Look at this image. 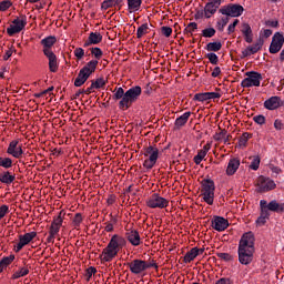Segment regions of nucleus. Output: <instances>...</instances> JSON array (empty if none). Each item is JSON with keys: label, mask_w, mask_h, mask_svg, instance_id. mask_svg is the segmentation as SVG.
<instances>
[{"label": "nucleus", "mask_w": 284, "mask_h": 284, "mask_svg": "<svg viewBox=\"0 0 284 284\" xmlns=\"http://www.w3.org/2000/svg\"><path fill=\"white\" fill-rule=\"evenodd\" d=\"M230 19L222 18L220 21L216 22V28L220 32H223L225 30V26H227Z\"/></svg>", "instance_id": "obj_42"}, {"label": "nucleus", "mask_w": 284, "mask_h": 284, "mask_svg": "<svg viewBox=\"0 0 284 284\" xmlns=\"http://www.w3.org/2000/svg\"><path fill=\"white\" fill-rule=\"evenodd\" d=\"M239 168H241V160L237 158H233L229 161L227 168H226V174L227 176H234L236 174Z\"/></svg>", "instance_id": "obj_21"}, {"label": "nucleus", "mask_w": 284, "mask_h": 284, "mask_svg": "<svg viewBox=\"0 0 284 284\" xmlns=\"http://www.w3.org/2000/svg\"><path fill=\"white\" fill-rule=\"evenodd\" d=\"M272 190H276V182L270 178H265L263 175L257 178L256 181V191L257 192H272Z\"/></svg>", "instance_id": "obj_10"}, {"label": "nucleus", "mask_w": 284, "mask_h": 284, "mask_svg": "<svg viewBox=\"0 0 284 284\" xmlns=\"http://www.w3.org/2000/svg\"><path fill=\"white\" fill-rule=\"evenodd\" d=\"M148 32H150V26H148V23L141 24L136 30L138 39H142V37H145Z\"/></svg>", "instance_id": "obj_35"}, {"label": "nucleus", "mask_w": 284, "mask_h": 284, "mask_svg": "<svg viewBox=\"0 0 284 284\" xmlns=\"http://www.w3.org/2000/svg\"><path fill=\"white\" fill-rule=\"evenodd\" d=\"M215 190H216V186L214 185V181H212V180H203L202 181L201 195H202L204 203H207V205L214 204V191Z\"/></svg>", "instance_id": "obj_6"}, {"label": "nucleus", "mask_w": 284, "mask_h": 284, "mask_svg": "<svg viewBox=\"0 0 284 284\" xmlns=\"http://www.w3.org/2000/svg\"><path fill=\"white\" fill-rule=\"evenodd\" d=\"M108 83V81L103 78H98L95 81H93L91 83V90H99L103 87H105V84Z\"/></svg>", "instance_id": "obj_36"}, {"label": "nucleus", "mask_w": 284, "mask_h": 284, "mask_svg": "<svg viewBox=\"0 0 284 284\" xmlns=\"http://www.w3.org/2000/svg\"><path fill=\"white\" fill-rule=\"evenodd\" d=\"M216 34V29L215 28H206L202 30V37L205 39H212Z\"/></svg>", "instance_id": "obj_40"}, {"label": "nucleus", "mask_w": 284, "mask_h": 284, "mask_svg": "<svg viewBox=\"0 0 284 284\" xmlns=\"http://www.w3.org/2000/svg\"><path fill=\"white\" fill-rule=\"evenodd\" d=\"M61 225H63V217L59 215L51 223V226L49 229V236L47 237V243H54V239H57V235L61 230Z\"/></svg>", "instance_id": "obj_12"}, {"label": "nucleus", "mask_w": 284, "mask_h": 284, "mask_svg": "<svg viewBox=\"0 0 284 284\" xmlns=\"http://www.w3.org/2000/svg\"><path fill=\"white\" fill-rule=\"evenodd\" d=\"M142 92L143 90L139 85L130 88L126 92L123 88L119 87L113 91V101H120V110H130L132 103H136V101H139V97H141Z\"/></svg>", "instance_id": "obj_2"}, {"label": "nucleus", "mask_w": 284, "mask_h": 284, "mask_svg": "<svg viewBox=\"0 0 284 284\" xmlns=\"http://www.w3.org/2000/svg\"><path fill=\"white\" fill-rule=\"evenodd\" d=\"M14 52H17V49H14V47H10L7 51H6V53H4V55H3V61H8V59H10V57H12V54H14Z\"/></svg>", "instance_id": "obj_50"}, {"label": "nucleus", "mask_w": 284, "mask_h": 284, "mask_svg": "<svg viewBox=\"0 0 284 284\" xmlns=\"http://www.w3.org/2000/svg\"><path fill=\"white\" fill-rule=\"evenodd\" d=\"M199 24L196 22H190L186 27V32H190L192 34L195 30H197Z\"/></svg>", "instance_id": "obj_53"}, {"label": "nucleus", "mask_w": 284, "mask_h": 284, "mask_svg": "<svg viewBox=\"0 0 284 284\" xmlns=\"http://www.w3.org/2000/svg\"><path fill=\"white\" fill-rule=\"evenodd\" d=\"M219 74H221V68L220 67H215L211 73V77H213L214 79H216V77H219Z\"/></svg>", "instance_id": "obj_60"}, {"label": "nucleus", "mask_w": 284, "mask_h": 284, "mask_svg": "<svg viewBox=\"0 0 284 284\" xmlns=\"http://www.w3.org/2000/svg\"><path fill=\"white\" fill-rule=\"evenodd\" d=\"M0 168H4V170H10V168H12V159L0 156Z\"/></svg>", "instance_id": "obj_39"}, {"label": "nucleus", "mask_w": 284, "mask_h": 284, "mask_svg": "<svg viewBox=\"0 0 284 284\" xmlns=\"http://www.w3.org/2000/svg\"><path fill=\"white\" fill-rule=\"evenodd\" d=\"M247 141H250V133L245 132L242 134V136L239 139V148H246Z\"/></svg>", "instance_id": "obj_38"}, {"label": "nucleus", "mask_w": 284, "mask_h": 284, "mask_svg": "<svg viewBox=\"0 0 284 284\" xmlns=\"http://www.w3.org/2000/svg\"><path fill=\"white\" fill-rule=\"evenodd\" d=\"M14 179L16 176L10 174L9 171L0 173V183H4L6 185H10L11 183H14Z\"/></svg>", "instance_id": "obj_30"}, {"label": "nucleus", "mask_w": 284, "mask_h": 284, "mask_svg": "<svg viewBox=\"0 0 284 284\" xmlns=\"http://www.w3.org/2000/svg\"><path fill=\"white\" fill-rule=\"evenodd\" d=\"M73 54L77 59H79V61H81V59L85 57V50H83V48H75V50L73 51Z\"/></svg>", "instance_id": "obj_47"}, {"label": "nucleus", "mask_w": 284, "mask_h": 284, "mask_svg": "<svg viewBox=\"0 0 284 284\" xmlns=\"http://www.w3.org/2000/svg\"><path fill=\"white\" fill-rule=\"evenodd\" d=\"M239 261L242 265H250L254 261V234H243L239 244Z\"/></svg>", "instance_id": "obj_3"}, {"label": "nucleus", "mask_w": 284, "mask_h": 284, "mask_svg": "<svg viewBox=\"0 0 284 284\" xmlns=\"http://www.w3.org/2000/svg\"><path fill=\"white\" fill-rule=\"evenodd\" d=\"M206 58L209 59L210 63H212V65H216L219 63V55H216V53H207Z\"/></svg>", "instance_id": "obj_48"}, {"label": "nucleus", "mask_w": 284, "mask_h": 284, "mask_svg": "<svg viewBox=\"0 0 284 284\" xmlns=\"http://www.w3.org/2000/svg\"><path fill=\"white\" fill-rule=\"evenodd\" d=\"M253 121H255L257 123V125L265 124V118L263 115H255L253 118Z\"/></svg>", "instance_id": "obj_56"}, {"label": "nucleus", "mask_w": 284, "mask_h": 284, "mask_svg": "<svg viewBox=\"0 0 284 284\" xmlns=\"http://www.w3.org/2000/svg\"><path fill=\"white\" fill-rule=\"evenodd\" d=\"M221 8V0H210L204 7L205 19H212L216 11Z\"/></svg>", "instance_id": "obj_17"}, {"label": "nucleus", "mask_w": 284, "mask_h": 284, "mask_svg": "<svg viewBox=\"0 0 284 284\" xmlns=\"http://www.w3.org/2000/svg\"><path fill=\"white\" fill-rule=\"evenodd\" d=\"M10 212V207L6 204L0 206V221Z\"/></svg>", "instance_id": "obj_52"}, {"label": "nucleus", "mask_w": 284, "mask_h": 284, "mask_svg": "<svg viewBox=\"0 0 284 284\" xmlns=\"http://www.w3.org/2000/svg\"><path fill=\"white\" fill-rule=\"evenodd\" d=\"M263 43L264 42H263L262 39L257 40L253 45H248L244 50L243 54H245L246 57H250L252 54H256V52H258V50H261V48H263Z\"/></svg>", "instance_id": "obj_25"}, {"label": "nucleus", "mask_w": 284, "mask_h": 284, "mask_svg": "<svg viewBox=\"0 0 284 284\" xmlns=\"http://www.w3.org/2000/svg\"><path fill=\"white\" fill-rule=\"evenodd\" d=\"M57 43V38L54 36H49L41 40V45L43 47V54H48V52H53L52 47Z\"/></svg>", "instance_id": "obj_20"}, {"label": "nucleus", "mask_w": 284, "mask_h": 284, "mask_svg": "<svg viewBox=\"0 0 284 284\" xmlns=\"http://www.w3.org/2000/svg\"><path fill=\"white\" fill-rule=\"evenodd\" d=\"M209 101L212 99H221V93L219 92H206Z\"/></svg>", "instance_id": "obj_57"}, {"label": "nucleus", "mask_w": 284, "mask_h": 284, "mask_svg": "<svg viewBox=\"0 0 284 284\" xmlns=\"http://www.w3.org/2000/svg\"><path fill=\"white\" fill-rule=\"evenodd\" d=\"M128 241L133 245V247H139V245H141V234H139V231H126L125 237L120 234L112 235L108 245L99 255L101 263H112L115 256H119L121 250L128 245Z\"/></svg>", "instance_id": "obj_1"}, {"label": "nucleus", "mask_w": 284, "mask_h": 284, "mask_svg": "<svg viewBox=\"0 0 284 284\" xmlns=\"http://www.w3.org/2000/svg\"><path fill=\"white\" fill-rule=\"evenodd\" d=\"M37 239V232H29L19 236V243L14 246L16 252H21L26 245L32 243Z\"/></svg>", "instance_id": "obj_15"}, {"label": "nucleus", "mask_w": 284, "mask_h": 284, "mask_svg": "<svg viewBox=\"0 0 284 284\" xmlns=\"http://www.w3.org/2000/svg\"><path fill=\"white\" fill-rule=\"evenodd\" d=\"M7 154H10L13 159H21L23 156V145L19 143V140H12L9 143Z\"/></svg>", "instance_id": "obj_14"}, {"label": "nucleus", "mask_w": 284, "mask_h": 284, "mask_svg": "<svg viewBox=\"0 0 284 284\" xmlns=\"http://www.w3.org/2000/svg\"><path fill=\"white\" fill-rule=\"evenodd\" d=\"M49 60V70L50 72H57L59 70V61L57 60V54L54 52H48L44 54Z\"/></svg>", "instance_id": "obj_24"}, {"label": "nucleus", "mask_w": 284, "mask_h": 284, "mask_svg": "<svg viewBox=\"0 0 284 284\" xmlns=\"http://www.w3.org/2000/svg\"><path fill=\"white\" fill-rule=\"evenodd\" d=\"M274 128L275 130H283V122L281 120H275Z\"/></svg>", "instance_id": "obj_61"}, {"label": "nucleus", "mask_w": 284, "mask_h": 284, "mask_svg": "<svg viewBox=\"0 0 284 284\" xmlns=\"http://www.w3.org/2000/svg\"><path fill=\"white\" fill-rule=\"evenodd\" d=\"M162 34L164 37H172V28H170V27H162Z\"/></svg>", "instance_id": "obj_59"}, {"label": "nucleus", "mask_w": 284, "mask_h": 284, "mask_svg": "<svg viewBox=\"0 0 284 284\" xmlns=\"http://www.w3.org/2000/svg\"><path fill=\"white\" fill-rule=\"evenodd\" d=\"M283 105V101L281 100V97H271L268 100L264 102V108L266 110H278Z\"/></svg>", "instance_id": "obj_19"}, {"label": "nucleus", "mask_w": 284, "mask_h": 284, "mask_svg": "<svg viewBox=\"0 0 284 284\" xmlns=\"http://www.w3.org/2000/svg\"><path fill=\"white\" fill-rule=\"evenodd\" d=\"M227 133V131L223 130L220 133H216L214 135V140L215 141H223L225 139V134Z\"/></svg>", "instance_id": "obj_55"}, {"label": "nucleus", "mask_w": 284, "mask_h": 284, "mask_svg": "<svg viewBox=\"0 0 284 284\" xmlns=\"http://www.w3.org/2000/svg\"><path fill=\"white\" fill-rule=\"evenodd\" d=\"M212 150V141H209V143H206L203 149L202 152H205L207 154V152Z\"/></svg>", "instance_id": "obj_62"}, {"label": "nucleus", "mask_w": 284, "mask_h": 284, "mask_svg": "<svg viewBox=\"0 0 284 284\" xmlns=\"http://www.w3.org/2000/svg\"><path fill=\"white\" fill-rule=\"evenodd\" d=\"M129 270L131 272V274H143V272H145V270H150V264L143 260H133L131 261L129 264Z\"/></svg>", "instance_id": "obj_13"}, {"label": "nucleus", "mask_w": 284, "mask_h": 284, "mask_svg": "<svg viewBox=\"0 0 284 284\" xmlns=\"http://www.w3.org/2000/svg\"><path fill=\"white\" fill-rule=\"evenodd\" d=\"M267 210H268V212H277V213L284 212V203H278L276 201H271L267 204Z\"/></svg>", "instance_id": "obj_29"}, {"label": "nucleus", "mask_w": 284, "mask_h": 284, "mask_svg": "<svg viewBox=\"0 0 284 284\" xmlns=\"http://www.w3.org/2000/svg\"><path fill=\"white\" fill-rule=\"evenodd\" d=\"M144 162L143 168L145 170H152L154 165H156V161H159V156H161V152L156 145H149L144 149Z\"/></svg>", "instance_id": "obj_5"}, {"label": "nucleus", "mask_w": 284, "mask_h": 284, "mask_svg": "<svg viewBox=\"0 0 284 284\" xmlns=\"http://www.w3.org/2000/svg\"><path fill=\"white\" fill-rule=\"evenodd\" d=\"M284 44V36L281 32H276L273 36L271 45H270V52L271 54H276L277 52H281V48H283Z\"/></svg>", "instance_id": "obj_16"}, {"label": "nucleus", "mask_w": 284, "mask_h": 284, "mask_svg": "<svg viewBox=\"0 0 284 284\" xmlns=\"http://www.w3.org/2000/svg\"><path fill=\"white\" fill-rule=\"evenodd\" d=\"M268 219H270V211H267V210L261 211V215L256 220V223H257V225L262 226L265 223H267Z\"/></svg>", "instance_id": "obj_34"}, {"label": "nucleus", "mask_w": 284, "mask_h": 284, "mask_svg": "<svg viewBox=\"0 0 284 284\" xmlns=\"http://www.w3.org/2000/svg\"><path fill=\"white\" fill-rule=\"evenodd\" d=\"M28 26V18L26 16H20L12 20L11 24L7 28V34L9 37H14V34H19L22 30Z\"/></svg>", "instance_id": "obj_8"}, {"label": "nucleus", "mask_w": 284, "mask_h": 284, "mask_svg": "<svg viewBox=\"0 0 284 284\" xmlns=\"http://www.w3.org/2000/svg\"><path fill=\"white\" fill-rule=\"evenodd\" d=\"M211 225L216 232H225V230L230 227V222L225 220V217L214 216L211 221Z\"/></svg>", "instance_id": "obj_18"}, {"label": "nucleus", "mask_w": 284, "mask_h": 284, "mask_svg": "<svg viewBox=\"0 0 284 284\" xmlns=\"http://www.w3.org/2000/svg\"><path fill=\"white\" fill-rule=\"evenodd\" d=\"M217 257L222 261H232V256L229 253H217Z\"/></svg>", "instance_id": "obj_58"}, {"label": "nucleus", "mask_w": 284, "mask_h": 284, "mask_svg": "<svg viewBox=\"0 0 284 284\" xmlns=\"http://www.w3.org/2000/svg\"><path fill=\"white\" fill-rule=\"evenodd\" d=\"M205 156H207V153L205 151L200 150L197 154L194 156L195 165H201V162L203 161V159H205Z\"/></svg>", "instance_id": "obj_41"}, {"label": "nucleus", "mask_w": 284, "mask_h": 284, "mask_svg": "<svg viewBox=\"0 0 284 284\" xmlns=\"http://www.w3.org/2000/svg\"><path fill=\"white\" fill-rule=\"evenodd\" d=\"M236 26H239V19H235L233 23H231L227 28L229 34H232L236 30Z\"/></svg>", "instance_id": "obj_54"}, {"label": "nucleus", "mask_w": 284, "mask_h": 284, "mask_svg": "<svg viewBox=\"0 0 284 284\" xmlns=\"http://www.w3.org/2000/svg\"><path fill=\"white\" fill-rule=\"evenodd\" d=\"M81 223H83V216L81 215V213H77L73 217V226L75 227V230L81 226Z\"/></svg>", "instance_id": "obj_44"}, {"label": "nucleus", "mask_w": 284, "mask_h": 284, "mask_svg": "<svg viewBox=\"0 0 284 284\" xmlns=\"http://www.w3.org/2000/svg\"><path fill=\"white\" fill-rule=\"evenodd\" d=\"M190 116H192V112H190V111H187V112L183 113L182 115H180L175 120V126L176 128H183V125H185V123H187V121H190Z\"/></svg>", "instance_id": "obj_28"}, {"label": "nucleus", "mask_w": 284, "mask_h": 284, "mask_svg": "<svg viewBox=\"0 0 284 284\" xmlns=\"http://www.w3.org/2000/svg\"><path fill=\"white\" fill-rule=\"evenodd\" d=\"M91 54H93L94 59L99 61L101 57H103V51L101 50V48L95 47L91 49Z\"/></svg>", "instance_id": "obj_46"}, {"label": "nucleus", "mask_w": 284, "mask_h": 284, "mask_svg": "<svg viewBox=\"0 0 284 284\" xmlns=\"http://www.w3.org/2000/svg\"><path fill=\"white\" fill-rule=\"evenodd\" d=\"M93 274H97V268L94 266H90L89 268H87V273H85L87 281H90Z\"/></svg>", "instance_id": "obj_51"}, {"label": "nucleus", "mask_w": 284, "mask_h": 284, "mask_svg": "<svg viewBox=\"0 0 284 284\" xmlns=\"http://www.w3.org/2000/svg\"><path fill=\"white\" fill-rule=\"evenodd\" d=\"M148 207H151V210H163L170 205V201L163 196H160L159 193H153L148 200H146Z\"/></svg>", "instance_id": "obj_9"}, {"label": "nucleus", "mask_w": 284, "mask_h": 284, "mask_svg": "<svg viewBox=\"0 0 284 284\" xmlns=\"http://www.w3.org/2000/svg\"><path fill=\"white\" fill-rule=\"evenodd\" d=\"M97 65H99V60H91L80 70L74 80L75 88H81V85H83V83L90 79V75L94 74L97 71Z\"/></svg>", "instance_id": "obj_4"}, {"label": "nucleus", "mask_w": 284, "mask_h": 284, "mask_svg": "<svg viewBox=\"0 0 284 284\" xmlns=\"http://www.w3.org/2000/svg\"><path fill=\"white\" fill-rule=\"evenodd\" d=\"M245 77L241 82L242 88H258L263 81V75L256 71H248Z\"/></svg>", "instance_id": "obj_7"}, {"label": "nucleus", "mask_w": 284, "mask_h": 284, "mask_svg": "<svg viewBox=\"0 0 284 284\" xmlns=\"http://www.w3.org/2000/svg\"><path fill=\"white\" fill-rule=\"evenodd\" d=\"M12 261H14V255H9L7 257H3L0 263L6 267H8V265H10L12 263Z\"/></svg>", "instance_id": "obj_49"}, {"label": "nucleus", "mask_w": 284, "mask_h": 284, "mask_svg": "<svg viewBox=\"0 0 284 284\" xmlns=\"http://www.w3.org/2000/svg\"><path fill=\"white\" fill-rule=\"evenodd\" d=\"M223 48V44L221 42H210L206 44L207 52H219Z\"/></svg>", "instance_id": "obj_37"}, {"label": "nucleus", "mask_w": 284, "mask_h": 284, "mask_svg": "<svg viewBox=\"0 0 284 284\" xmlns=\"http://www.w3.org/2000/svg\"><path fill=\"white\" fill-rule=\"evenodd\" d=\"M251 164L248 165L250 170H253L254 172H256V170H258V168H261V156L258 155H254L251 156Z\"/></svg>", "instance_id": "obj_33"}, {"label": "nucleus", "mask_w": 284, "mask_h": 284, "mask_svg": "<svg viewBox=\"0 0 284 284\" xmlns=\"http://www.w3.org/2000/svg\"><path fill=\"white\" fill-rule=\"evenodd\" d=\"M203 254V248L193 247L184 255V263H192L196 256Z\"/></svg>", "instance_id": "obj_26"}, {"label": "nucleus", "mask_w": 284, "mask_h": 284, "mask_svg": "<svg viewBox=\"0 0 284 284\" xmlns=\"http://www.w3.org/2000/svg\"><path fill=\"white\" fill-rule=\"evenodd\" d=\"M123 2V0H104L101 4L102 10H109V8H114L116 6H120Z\"/></svg>", "instance_id": "obj_31"}, {"label": "nucleus", "mask_w": 284, "mask_h": 284, "mask_svg": "<svg viewBox=\"0 0 284 284\" xmlns=\"http://www.w3.org/2000/svg\"><path fill=\"white\" fill-rule=\"evenodd\" d=\"M215 284H232L230 278L222 277Z\"/></svg>", "instance_id": "obj_63"}, {"label": "nucleus", "mask_w": 284, "mask_h": 284, "mask_svg": "<svg viewBox=\"0 0 284 284\" xmlns=\"http://www.w3.org/2000/svg\"><path fill=\"white\" fill-rule=\"evenodd\" d=\"M29 274H30V268H28V266H24L18 271H16L12 274V278H13V281H17V278H22V276H28Z\"/></svg>", "instance_id": "obj_32"}, {"label": "nucleus", "mask_w": 284, "mask_h": 284, "mask_svg": "<svg viewBox=\"0 0 284 284\" xmlns=\"http://www.w3.org/2000/svg\"><path fill=\"white\" fill-rule=\"evenodd\" d=\"M103 41V36L99 32H91L88 40L84 42V48H90V45H99Z\"/></svg>", "instance_id": "obj_22"}, {"label": "nucleus", "mask_w": 284, "mask_h": 284, "mask_svg": "<svg viewBox=\"0 0 284 284\" xmlns=\"http://www.w3.org/2000/svg\"><path fill=\"white\" fill-rule=\"evenodd\" d=\"M241 32L246 43H252V41H254V33L252 32V27H250L248 23H242Z\"/></svg>", "instance_id": "obj_23"}, {"label": "nucleus", "mask_w": 284, "mask_h": 284, "mask_svg": "<svg viewBox=\"0 0 284 284\" xmlns=\"http://www.w3.org/2000/svg\"><path fill=\"white\" fill-rule=\"evenodd\" d=\"M194 101H200L201 103H203L204 101H209L207 98V92L204 93H196L193 98Z\"/></svg>", "instance_id": "obj_45"}, {"label": "nucleus", "mask_w": 284, "mask_h": 284, "mask_svg": "<svg viewBox=\"0 0 284 284\" xmlns=\"http://www.w3.org/2000/svg\"><path fill=\"white\" fill-rule=\"evenodd\" d=\"M244 10L245 9L241 4L230 3V4L222 7L220 9V13L224 14L225 17L235 18V17H241V14H243Z\"/></svg>", "instance_id": "obj_11"}, {"label": "nucleus", "mask_w": 284, "mask_h": 284, "mask_svg": "<svg viewBox=\"0 0 284 284\" xmlns=\"http://www.w3.org/2000/svg\"><path fill=\"white\" fill-rule=\"evenodd\" d=\"M12 8V1L4 0L0 2V12H6L7 10H10Z\"/></svg>", "instance_id": "obj_43"}, {"label": "nucleus", "mask_w": 284, "mask_h": 284, "mask_svg": "<svg viewBox=\"0 0 284 284\" xmlns=\"http://www.w3.org/2000/svg\"><path fill=\"white\" fill-rule=\"evenodd\" d=\"M263 37H265L266 39L272 37V30L270 29H264L263 30Z\"/></svg>", "instance_id": "obj_64"}, {"label": "nucleus", "mask_w": 284, "mask_h": 284, "mask_svg": "<svg viewBox=\"0 0 284 284\" xmlns=\"http://www.w3.org/2000/svg\"><path fill=\"white\" fill-rule=\"evenodd\" d=\"M142 4L143 0H126L128 12H130L131 14L134 12H139Z\"/></svg>", "instance_id": "obj_27"}]
</instances>
